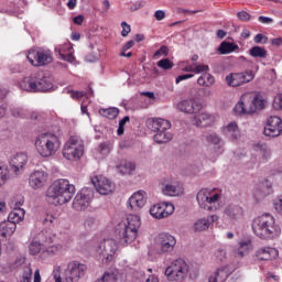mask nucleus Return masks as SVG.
<instances>
[{
    "label": "nucleus",
    "instance_id": "nucleus-25",
    "mask_svg": "<svg viewBox=\"0 0 282 282\" xmlns=\"http://www.w3.org/2000/svg\"><path fill=\"white\" fill-rule=\"evenodd\" d=\"M224 215L227 216V219L237 221V219L243 217V208L239 205L229 204L225 207Z\"/></svg>",
    "mask_w": 282,
    "mask_h": 282
},
{
    "label": "nucleus",
    "instance_id": "nucleus-33",
    "mask_svg": "<svg viewBox=\"0 0 282 282\" xmlns=\"http://www.w3.org/2000/svg\"><path fill=\"white\" fill-rule=\"evenodd\" d=\"M224 134L230 140H239L241 132H239V126H237V122H230L226 128H224Z\"/></svg>",
    "mask_w": 282,
    "mask_h": 282
},
{
    "label": "nucleus",
    "instance_id": "nucleus-34",
    "mask_svg": "<svg viewBox=\"0 0 282 282\" xmlns=\"http://www.w3.org/2000/svg\"><path fill=\"white\" fill-rule=\"evenodd\" d=\"M213 122V117L207 112H200L194 117L196 127H208Z\"/></svg>",
    "mask_w": 282,
    "mask_h": 282
},
{
    "label": "nucleus",
    "instance_id": "nucleus-35",
    "mask_svg": "<svg viewBox=\"0 0 282 282\" xmlns=\"http://www.w3.org/2000/svg\"><path fill=\"white\" fill-rule=\"evenodd\" d=\"M17 230V225L10 220L3 221L0 224V235L1 237H12Z\"/></svg>",
    "mask_w": 282,
    "mask_h": 282
},
{
    "label": "nucleus",
    "instance_id": "nucleus-43",
    "mask_svg": "<svg viewBox=\"0 0 282 282\" xmlns=\"http://www.w3.org/2000/svg\"><path fill=\"white\" fill-rule=\"evenodd\" d=\"M250 56H252L253 58H265L268 56V51H265V48L261 47V46H253L250 51H249Z\"/></svg>",
    "mask_w": 282,
    "mask_h": 282
},
{
    "label": "nucleus",
    "instance_id": "nucleus-26",
    "mask_svg": "<svg viewBox=\"0 0 282 282\" xmlns=\"http://www.w3.org/2000/svg\"><path fill=\"white\" fill-rule=\"evenodd\" d=\"M276 254H279V251L272 247H262L256 251V257L259 261H270Z\"/></svg>",
    "mask_w": 282,
    "mask_h": 282
},
{
    "label": "nucleus",
    "instance_id": "nucleus-30",
    "mask_svg": "<svg viewBox=\"0 0 282 282\" xmlns=\"http://www.w3.org/2000/svg\"><path fill=\"white\" fill-rule=\"evenodd\" d=\"M209 195L210 189L208 188H203L197 193L196 199L199 208H204V210H213V206H208Z\"/></svg>",
    "mask_w": 282,
    "mask_h": 282
},
{
    "label": "nucleus",
    "instance_id": "nucleus-60",
    "mask_svg": "<svg viewBox=\"0 0 282 282\" xmlns=\"http://www.w3.org/2000/svg\"><path fill=\"white\" fill-rule=\"evenodd\" d=\"M84 96H86L85 91H79V90H72L70 91V97L74 100H80V98H83Z\"/></svg>",
    "mask_w": 282,
    "mask_h": 282
},
{
    "label": "nucleus",
    "instance_id": "nucleus-39",
    "mask_svg": "<svg viewBox=\"0 0 282 282\" xmlns=\"http://www.w3.org/2000/svg\"><path fill=\"white\" fill-rule=\"evenodd\" d=\"M203 138L208 144H214L215 147L221 144V137L217 132H206Z\"/></svg>",
    "mask_w": 282,
    "mask_h": 282
},
{
    "label": "nucleus",
    "instance_id": "nucleus-63",
    "mask_svg": "<svg viewBox=\"0 0 282 282\" xmlns=\"http://www.w3.org/2000/svg\"><path fill=\"white\" fill-rule=\"evenodd\" d=\"M7 111H8V104H6V101L3 100H0V118H3Z\"/></svg>",
    "mask_w": 282,
    "mask_h": 282
},
{
    "label": "nucleus",
    "instance_id": "nucleus-13",
    "mask_svg": "<svg viewBox=\"0 0 282 282\" xmlns=\"http://www.w3.org/2000/svg\"><path fill=\"white\" fill-rule=\"evenodd\" d=\"M272 193H274L272 182L264 178L254 186L253 197L257 202H261V199H265V197H268V195H272Z\"/></svg>",
    "mask_w": 282,
    "mask_h": 282
},
{
    "label": "nucleus",
    "instance_id": "nucleus-9",
    "mask_svg": "<svg viewBox=\"0 0 282 282\" xmlns=\"http://www.w3.org/2000/svg\"><path fill=\"white\" fill-rule=\"evenodd\" d=\"M87 273V265L79 261H70L64 271L66 282H78Z\"/></svg>",
    "mask_w": 282,
    "mask_h": 282
},
{
    "label": "nucleus",
    "instance_id": "nucleus-23",
    "mask_svg": "<svg viewBox=\"0 0 282 282\" xmlns=\"http://www.w3.org/2000/svg\"><path fill=\"white\" fill-rule=\"evenodd\" d=\"M253 151L260 162H268L272 158V150L267 143H254Z\"/></svg>",
    "mask_w": 282,
    "mask_h": 282
},
{
    "label": "nucleus",
    "instance_id": "nucleus-29",
    "mask_svg": "<svg viewBox=\"0 0 282 282\" xmlns=\"http://www.w3.org/2000/svg\"><path fill=\"white\" fill-rule=\"evenodd\" d=\"M248 97L251 100L249 108H248V113H254L257 110L263 109V107H265L263 99H261L259 97V95L250 94V95H246L243 98L246 99Z\"/></svg>",
    "mask_w": 282,
    "mask_h": 282
},
{
    "label": "nucleus",
    "instance_id": "nucleus-36",
    "mask_svg": "<svg viewBox=\"0 0 282 282\" xmlns=\"http://www.w3.org/2000/svg\"><path fill=\"white\" fill-rule=\"evenodd\" d=\"M23 217H25V209L23 208H14L8 216V221H11V224H14L15 226L23 221Z\"/></svg>",
    "mask_w": 282,
    "mask_h": 282
},
{
    "label": "nucleus",
    "instance_id": "nucleus-48",
    "mask_svg": "<svg viewBox=\"0 0 282 282\" xmlns=\"http://www.w3.org/2000/svg\"><path fill=\"white\" fill-rule=\"evenodd\" d=\"M29 252L30 254H32L33 257L39 254V252H41V242L39 241H32L29 246Z\"/></svg>",
    "mask_w": 282,
    "mask_h": 282
},
{
    "label": "nucleus",
    "instance_id": "nucleus-64",
    "mask_svg": "<svg viewBox=\"0 0 282 282\" xmlns=\"http://www.w3.org/2000/svg\"><path fill=\"white\" fill-rule=\"evenodd\" d=\"M154 17H155L156 21H162L166 17V13L162 10H158V11H155Z\"/></svg>",
    "mask_w": 282,
    "mask_h": 282
},
{
    "label": "nucleus",
    "instance_id": "nucleus-2",
    "mask_svg": "<svg viewBox=\"0 0 282 282\" xmlns=\"http://www.w3.org/2000/svg\"><path fill=\"white\" fill-rule=\"evenodd\" d=\"M251 228L259 239H274L279 235V226L271 214H262L252 220Z\"/></svg>",
    "mask_w": 282,
    "mask_h": 282
},
{
    "label": "nucleus",
    "instance_id": "nucleus-8",
    "mask_svg": "<svg viewBox=\"0 0 282 282\" xmlns=\"http://www.w3.org/2000/svg\"><path fill=\"white\" fill-rule=\"evenodd\" d=\"M96 252H98L100 257H104V263H111L116 257V252H118V242L111 238L104 239L96 247Z\"/></svg>",
    "mask_w": 282,
    "mask_h": 282
},
{
    "label": "nucleus",
    "instance_id": "nucleus-18",
    "mask_svg": "<svg viewBox=\"0 0 282 282\" xmlns=\"http://www.w3.org/2000/svg\"><path fill=\"white\" fill-rule=\"evenodd\" d=\"M147 204V192L144 191H138L135 192L129 199H128V206L130 210H134V213H138L141 208H144Z\"/></svg>",
    "mask_w": 282,
    "mask_h": 282
},
{
    "label": "nucleus",
    "instance_id": "nucleus-4",
    "mask_svg": "<svg viewBox=\"0 0 282 282\" xmlns=\"http://www.w3.org/2000/svg\"><path fill=\"white\" fill-rule=\"evenodd\" d=\"M141 226L140 216L130 214L123 224H119V241L121 246L133 243Z\"/></svg>",
    "mask_w": 282,
    "mask_h": 282
},
{
    "label": "nucleus",
    "instance_id": "nucleus-61",
    "mask_svg": "<svg viewBox=\"0 0 282 282\" xmlns=\"http://www.w3.org/2000/svg\"><path fill=\"white\" fill-rule=\"evenodd\" d=\"M98 151L101 153V155H109V145L107 143H100Z\"/></svg>",
    "mask_w": 282,
    "mask_h": 282
},
{
    "label": "nucleus",
    "instance_id": "nucleus-6",
    "mask_svg": "<svg viewBox=\"0 0 282 282\" xmlns=\"http://www.w3.org/2000/svg\"><path fill=\"white\" fill-rule=\"evenodd\" d=\"M165 276L170 281L182 282L188 276V264L184 259L174 260L166 269Z\"/></svg>",
    "mask_w": 282,
    "mask_h": 282
},
{
    "label": "nucleus",
    "instance_id": "nucleus-54",
    "mask_svg": "<svg viewBox=\"0 0 282 282\" xmlns=\"http://www.w3.org/2000/svg\"><path fill=\"white\" fill-rule=\"evenodd\" d=\"M11 116L13 118H25V110L23 108H13L11 109Z\"/></svg>",
    "mask_w": 282,
    "mask_h": 282
},
{
    "label": "nucleus",
    "instance_id": "nucleus-59",
    "mask_svg": "<svg viewBox=\"0 0 282 282\" xmlns=\"http://www.w3.org/2000/svg\"><path fill=\"white\" fill-rule=\"evenodd\" d=\"M237 17L240 21H245L248 22L250 21L251 17L250 13H248L247 11H240L237 13Z\"/></svg>",
    "mask_w": 282,
    "mask_h": 282
},
{
    "label": "nucleus",
    "instance_id": "nucleus-10",
    "mask_svg": "<svg viewBox=\"0 0 282 282\" xmlns=\"http://www.w3.org/2000/svg\"><path fill=\"white\" fill-rule=\"evenodd\" d=\"M26 58L33 67H45V65H50L54 61L52 52L45 50H32L29 52Z\"/></svg>",
    "mask_w": 282,
    "mask_h": 282
},
{
    "label": "nucleus",
    "instance_id": "nucleus-38",
    "mask_svg": "<svg viewBox=\"0 0 282 282\" xmlns=\"http://www.w3.org/2000/svg\"><path fill=\"white\" fill-rule=\"evenodd\" d=\"M120 113L118 108H101L99 109V115L104 118H108V120H116Z\"/></svg>",
    "mask_w": 282,
    "mask_h": 282
},
{
    "label": "nucleus",
    "instance_id": "nucleus-55",
    "mask_svg": "<svg viewBox=\"0 0 282 282\" xmlns=\"http://www.w3.org/2000/svg\"><path fill=\"white\" fill-rule=\"evenodd\" d=\"M205 87H213L215 85V77L209 73H204Z\"/></svg>",
    "mask_w": 282,
    "mask_h": 282
},
{
    "label": "nucleus",
    "instance_id": "nucleus-53",
    "mask_svg": "<svg viewBox=\"0 0 282 282\" xmlns=\"http://www.w3.org/2000/svg\"><path fill=\"white\" fill-rule=\"evenodd\" d=\"M8 182V167L0 166V187Z\"/></svg>",
    "mask_w": 282,
    "mask_h": 282
},
{
    "label": "nucleus",
    "instance_id": "nucleus-49",
    "mask_svg": "<svg viewBox=\"0 0 282 282\" xmlns=\"http://www.w3.org/2000/svg\"><path fill=\"white\" fill-rule=\"evenodd\" d=\"M158 67H160L161 69H173V62H171V59L169 58H163L161 61H159L156 63Z\"/></svg>",
    "mask_w": 282,
    "mask_h": 282
},
{
    "label": "nucleus",
    "instance_id": "nucleus-19",
    "mask_svg": "<svg viewBox=\"0 0 282 282\" xmlns=\"http://www.w3.org/2000/svg\"><path fill=\"white\" fill-rule=\"evenodd\" d=\"M215 221H219V216L217 215H208L204 218H199L194 223V232H205L215 224Z\"/></svg>",
    "mask_w": 282,
    "mask_h": 282
},
{
    "label": "nucleus",
    "instance_id": "nucleus-41",
    "mask_svg": "<svg viewBox=\"0 0 282 282\" xmlns=\"http://www.w3.org/2000/svg\"><path fill=\"white\" fill-rule=\"evenodd\" d=\"M236 50H239V45L226 41L220 43L218 47V52L221 54H231V52H236Z\"/></svg>",
    "mask_w": 282,
    "mask_h": 282
},
{
    "label": "nucleus",
    "instance_id": "nucleus-57",
    "mask_svg": "<svg viewBox=\"0 0 282 282\" xmlns=\"http://www.w3.org/2000/svg\"><path fill=\"white\" fill-rule=\"evenodd\" d=\"M121 36H129V34L131 33V25H129L127 22H121Z\"/></svg>",
    "mask_w": 282,
    "mask_h": 282
},
{
    "label": "nucleus",
    "instance_id": "nucleus-16",
    "mask_svg": "<svg viewBox=\"0 0 282 282\" xmlns=\"http://www.w3.org/2000/svg\"><path fill=\"white\" fill-rule=\"evenodd\" d=\"M28 154L26 153H17L9 161V166L12 173L15 175H21L23 173L25 165L28 164Z\"/></svg>",
    "mask_w": 282,
    "mask_h": 282
},
{
    "label": "nucleus",
    "instance_id": "nucleus-46",
    "mask_svg": "<svg viewBox=\"0 0 282 282\" xmlns=\"http://www.w3.org/2000/svg\"><path fill=\"white\" fill-rule=\"evenodd\" d=\"M133 171H135V164L131 162L120 165V173H122V175H131Z\"/></svg>",
    "mask_w": 282,
    "mask_h": 282
},
{
    "label": "nucleus",
    "instance_id": "nucleus-3",
    "mask_svg": "<svg viewBox=\"0 0 282 282\" xmlns=\"http://www.w3.org/2000/svg\"><path fill=\"white\" fill-rule=\"evenodd\" d=\"M35 149L42 158H52L61 149V139L52 132L42 133L35 139Z\"/></svg>",
    "mask_w": 282,
    "mask_h": 282
},
{
    "label": "nucleus",
    "instance_id": "nucleus-58",
    "mask_svg": "<svg viewBox=\"0 0 282 282\" xmlns=\"http://www.w3.org/2000/svg\"><path fill=\"white\" fill-rule=\"evenodd\" d=\"M154 56H169V46H161L155 53Z\"/></svg>",
    "mask_w": 282,
    "mask_h": 282
},
{
    "label": "nucleus",
    "instance_id": "nucleus-11",
    "mask_svg": "<svg viewBox=\"0 0 282 282\" xmlns=\"http://www.w3.org/2000/svg\"><path fill=\"white\" fill-rule=\"evenodd\" d=\"M91 199H94V191L88 187L83 188L75 195L73 200L74 210H86V208H89Z\"/></svg>",
    "mask_w": 282,
    "mask_h": 282
},
{
    "label": "nucleus",
    "instance_id": "nucleus-27",
    "mask_svg": "<svg viewBox=\"0 0 282 282\" xmlns=\"http://www.w3.org/2000/svg\"><path fill=\"white\" fill-rule=\"evenodd\" d=\"M231 272L228 267L218 268L208 279L209 282H226Z\"/></svg>",
    "mask_w": 282,
    "mask_h": 282
},
{
    "label": "nucleus",
    "instance_id": "nucleus-31",
    "mask_svg": "<svg viewBox=\"0 0 282 282\" xmlns=\"http://www.w3.org/2000/svg\"><path fill=\"white\" fill-rule=\"evenodd\" d=\"M150 129L154 131V133L169 131V129H171V121L162 118L152 119V121L150 122Z\"/></svg>",
    "mask_w": 282,
    "mask_h": 282
},
{
    "label": "nucleus",
    "instance_id": "nucleus-52",
    "mask_svg": "<svg viewBox=\"0 0 282 282\" xmlns=\"http://www.w3.org/2000/svg\"><path fill=\"white\" fill-rule=\"evenodd\" d=\"M193 66V74H202V72H208L210 68L208 65H199V64H192Z\"/></svg>",
    "mask_w": 282,
    "mask_h": 282
},
{
    "label": "nucleus",
    "instance_id": "nucleus-1",
    "mask_svg": "<svg viewBox=\"0 0 282 282\" xmlns=\"http://www.w3.org/2000/svg\"><path fill=\"white\" fill-rule=\"evenodd\" d=\"M76 194V186L68 180L59 178L55 181L46 191V202L53 206H63L72 200Z\"/></svg>",
    "mask_w": 282,
    "mask_h": 282
},
{
    "label": "nucleus",
    "instance_id": "nucleus-17",
    "mask_svg": "<svg viewBox=\"0 0 282 282\" xmlns=\"http://www.w3.org/2000/svg\"><path fill=\"white\" fill-rule=\"evenodd\" d=\"M281 118L280 117H270L268 119V123L264 127V135L269 138H279L282 132V126H281Z\"/></svg>",
    "mask_w": 282,
    "mask_h": 282
},
{
    "label": "nucleus",
    "instance_id": "nucleus-51",
    "mask_svg": "<svg viewBox=\"0 0 282 282\" xmlns=\"http://www.w3.org/2000/svg\"><path fill=\"white\" fill-rule=\"evenodd\" d=\"M250 106H246L243 101H238V104L235 106L234 110L236 113H248V109Z\"/></svg>",
    "mask_w": 282,
    "mask_h": 282
},
{
    "label": "nucleus",
    "instance_id": "nucleus-15",
    "mask_svg": "<svg viewBox=\"0 0 282 282\" xmlns=\"http://www.w3.org/2000/svg\"><path fill=\"white\" fill-rule=\"evenodd\" d=\"M174 210L175 206L171 203L156 204L150 208V215H152L154 219H164L169 217V215H173Z\"/></svg>",
    "mask_w": 282,
    "mask_h": 282
},
{
    "label": "nucleus",
    "instance_id": "nucleus-28",
    "mask_svg": "<svg viewBox=\"0 0 282 282\" xmlns=\"http://www.w3.org/2000/svg\"><path fill=\"white\" fill-rule=\"evenodd\" d=\"M208 206H212L213 210H219L224 206V195L221 192H213L209 189Z\"/></svg>",
    "mask_w": 282,
    "mask_h": 282
},
{
    "label": "nucleus",
    "instance_id": "nucleus-44",
    "mask_svg": "<svg viewBox=\"0 0 282 282\" xmlns=\"http://www.w3.org/2000/svg\"><path fill=\"white\" fill-rule=\"evenodd\" d=\"M55 54H58L62 61H66L67 63H74V61H76V57H74V54L69 53L65 55V51H63V47L61 46L55 47Z\"/></svg>",
    "mask_w": 282,
    "mask_h": 282
},
{
    "label": "nucleus",
    "instance_id": "nucleus-12",
    "mask_svg": "<svg viewBox=\"0 0 282 282\" xmlns=\"http://www.w3.org/2000/svg\"><path fill=\"white\" fill-rule=\"evenodd\" d=\"M254 80V72L246 70L242 73H230L226 76V83L229 87H241V85H246V83H251Z\"/></svg>",
    "mask_w": 282,
    "mask_h": 282
},
{
    "label": "nucleus",
    "instance_id": "nucleus-47",
    "mask_svg": "<svg viewBox=\"0 0 282 282\" xmlns=\"http://www.w3.org/2000/svg\"><path fill=\"white\" fill-rule=\"evenodd\" d=\"M215 258L219 263H224L227 259L226 257V249H224V247L218 248L215 251Z\"/></svg>",
    "mask_w": 282,
    "mask_h": 282
},
{
    "label": "nucleus",
    "instance_id": "nucleus-14",
    "mask_svg": "<svg viewBox=\"0 0 282 282\" xmlns=\"http://www.w3.org/2000/svg\"><path fill=\"white\" fill-rule=\"evenodd\" d=\"M91 183L99 195H109L113 193L116 188V185H113L111 181L104 176H100L99 178L98 176L91 178Z\"/></svg>",
    "mask_w": 282,
    "mask_h": 282
},
{
    "label": "nucleus",
    "instance_id": "nucleus-42",
    "mask_svg": "<svg viewBox=\"0 0 282 282\" xmlns=\"http://www.w3.org/2000/svg\"><path fill=\"white\" fill-rule=\"evenodd\" d=\"M19 282H32V265L26 264L22 268V273L19 276Z\"/></svg>",
    "mask_w": 282,
    "mask_h": 282
},
{
    "label": "nucleus",
    "instance_id": "nucleus-62",
    "mask_svg": "<svg viewBox=\"0 0 282 282\" xmlns=\"http://www.w3.org/2000/svg\"><path fill=\"white\" fill-rule=\"evenodd\" d=\"M254 43H268V36H264L263 34L258 33L254 36Z\"/></svg>",
    "mask_w": 282,
    "mask_h": 282
},
{
    "label": "nucleus",
    "instance_id": "nucleus-32",
    "mask_svg": "<svg viewBox=\"0 0 282 282\" xmlns=\"http://www.w3.org/2000/svg\"><path fill=\"white\" fill-rule=\"evenodd\" d=\"M20 89L23 91H31L36 94V77L35 75L24 77L23 80L20 82Z\"/></svg>",
    "mask_w": 282,
    "mask_h": 282
},
{
    "label": "nucleus",
    "instance_id": "nucleus-24",
    "mask_svg": "<svg viewBox=\"0 0 282 282\" xmlns=\"http://www.w3.org/2000/svg\"><path fill=\"white\" fill-rule=\"evenodd\" d=\"M54 87L50 77L44 76L43 73L35 74V93L50 91Z\"/></svg>",
    "mask_w": 282,
    "mask_h": 282
},
{
    "label": "nucleus",
    "instance_id": "nucleus-21",
    "mask_svg": "<svg viewBox=\"0 0 282 282\" xmlns=\"http://www.w3.org/2000/svg\"><path fill=\"white\" fill-rule=\"evenodd\" d=\"M163 195H167V197H180V195H184V187L180 182L174 181L172 183H165L162 187Z\"/></svg>",
    "mask_w": 282,
    "mask_h": 282
},
{
    "label": "nucleus",
    "instance_id": "nucleus-7",
    "mask_svg": "<svg viewBox=\"0 0 282 282\" xmlns=\"http://www.w3.org/2000/svg\"><path fill=\"white\" fill-rule=\"evenodd\" d=\"M155 246L159 254H173L175 246H177V239L169 232H162L156 236Z\"/></svg>",
    "mask_w": 282,
    "mask_h": 282
},
{
    "label": "nucleus",
    "instance_id": "nucleus-50",
    "mask_svg": "<svg viewBox=\"0 0 282 282\" xmlns=\"http://www.w3.org/2000/svg\"><path fill=\"white\" fill-rule=\"evenodd\" d=\"M130 120L131 119L129 118V116H126L119 121V127L117 130L118 135H124V124H127V122H129Z\"/></svg>",
    "mask_w": 282,
    "mask_h": 282
},
{
    "label": "nucleus",
    "instance_id": "nucleus-5",
    "mask_svg": "<svg viewBox=\"0 0 282 282\" xmlns=\"http://www.w3.org/2000/svg\"><path fill=\"white\" fill-rule=\"evenodd\" d=\"M63 155L66 160L76 162L85 155V144L83 140L78 137H70L68 141L64 144Z\"/></svg>",
    "mask_w": 282,
    "mask_h": 282
},
{
    "label": "nucleus",
    "instance_id": "nucleus-56",
    "mask_svg": "<svg viewBox=\"0 0 282 282\" xmlns=\"http://www.w3.org/2000/svg\"><path fill=\"white\" fill-rule=\"evenodd\" d=\"M273 109H275V111H281V109H282V95H278V96L274 97Z\"/></svg>",
    "mask_w": 282,
    "mask_h": 282
},
{
    "label": "nucleus",
    "instance_id": "nucleus-45",
    "mask_svg": "<svg viewBox=\"0 0 282 282\" xmlns=\"http://www.w3.org/2000/svg\"><path fill=\"white\" fill-rule=\"evenodd\" d=\"M250 246H252V242H250V240L248 241H241L239 243V248L236 251V254L240 258L246 257V252H248V250H250Z\"/></svg>",
    "mask_w": 282,
    "mask_h": 282
},
{
    "label": "nucleus",
    "instance_id": "nucleus-40",
    "mask_svg": "<svg viewBox=\"0 0 282 282\" xmlns=\"http://www.w3.org/2000/svg\"><path fill=\"white\" fill-rule=\"evenodd\" d=\"M61 250H63V246L53 245V246L48 247L47 249H45L44 251H42L40 257H41V259H45L47 257H54V256L58 254L61 252Z\"/></svg>",
    "mask_w": 282,
    "mask_h": 282
},
{
    "label": "nucleus",
    "instance_id": "nucleus-37",
    "mask_svg": "<svg viewBox=\"0 0 282 282\" xmlns=\"http://www.w3.org/2000/svg\"><path fill=\"white\" fill-rule=\"evenodd\" d=\"M171 140H173V134L169 132V130L155 132L154 134V142H156V144H166V142H171Z\"/></svg>",
    "mask_w": 282,
    "mask_h": 282
},
{
    "label": "nucleus",
    "instance_id": "nucleus-20",
    "mask_svg": "<svg viewBox=\"0 0 282 282\" xmlns=\"http://www.w3.org/2000/svg\"><path fill=\"white\" fill-rule=\"evenodd\" d=\"M47 182V174L45 171H34L29 177V185L34 191L43 188Z\"/></svg>",
    "mask_w": 282,
    "mask_h": 282
},
{
    "label": "nucleus",
    "instance_id": "nucleus-22",
    "mask_svg": "<svg viewBox=\"0 0 282 282\" xmlns=\"http://www.w3.org/2000/svg\"><path fill=\"white\" fill-rule=\"evenodd\" d=\"M202 109V105L195 101L193 98L184 99L177 104V110L183 113H197Z\"/></svg>",
    "mask_w": 282,
    "mask_h": 282
}]
</instances>
